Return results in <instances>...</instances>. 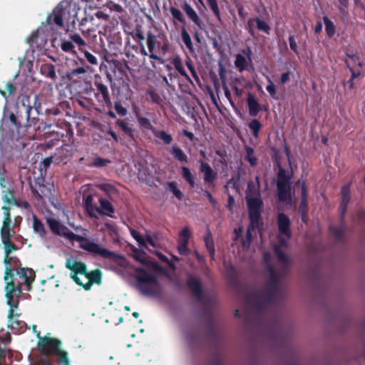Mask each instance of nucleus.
Returning <instances> with one entry per match:
<instances>
[{"mask_svg":"<svg viewBox=\"0 0 365 365\" xmlns=\"http://www.w3.org/2000/svg\"><path fill=\"white\" fill-rule=\"evenodd\" d=\"M58 356V362L63 365H69L70 361L66 351L61 349L54 354Z\"/></svg>","mask_w":365,"mask_h":365,"instance_id":"nucleus-35","label":"nucleus"},{"mask_svg":"<svg viewBox=\"0 0 365 365\" xmlns=\"http://www.w3.org/2000/svg\"><path fill=\"white\" fill-rule=\"evenodd\" d=\"M169 187L173 195L178 199L181 200L183 197V194L182 192L178 188L177 184L175 182H172L169 183Z\"/></svg>","mask_w":365,"mask_h":365,"instance_id":"nucleus-46","label":"nucleus"},{"mask_svg":"<svg viewBox=\"0 0 365 365\" xmlns=\"http://www.w3.org/2000/svg\"><path fill=\"white\" fill-rule=\"evenodd\" d=\"M156 43V38L152 33L148 34L147 37V45L150 53H153Z\"/></svg>","mask_w":365,"mask_h":365,"instance_id":"nucleus-42","label":"nucleus"},{"mask_svg":"<svg viewBox=\"0 0 365 365\" xmlns=\"http://www.w3.org/2000/svg\"><path fill=\"white\" fill-rule=\"evenodd\" d=\"M11 218H9V217H8L7 218L4 219L3 225L1 228V232H0L1 236L11 235V232L13 233H14V232L12 231V230H11Z\"/></svg>","mask_w":365,"mask_h":365,"instance_id":"nucleus-32","label":"nucleus"},{"mask_svg":"<svg viewBox=\"0 0 365 365\" xmlns=\"http://www.w3.org/2000/svg\"><path fill=\"white\" fill-rule=\"evenodd\" d=\"M72 4L68 1H62L54 9L53 13L47 16L46 22L48 24H55L63 28V21L71 20V9Z\"/></svg>","mask_w":365,"mask_h":365,"instance_id":"nucleus-9","label":"nucleus"},{"mask_svg":"<svg viewBox=\"0 0 365 365\" xmlns=\"http://www.w3.org/2000/svg\"><path fill=\"white\" fill-rule=\"evenodd\" d=\"M341 194H342V199H341V202L340 205L339 210H340L341 214L344 215L346 210V206L350 200V195H349V187H344L342 190Z\"/></svg>","mask_w":365,"mask_h":365,"instance_id":"nucleus-27","label":"nucleus"},{"mask_svg":"<svg viewBox=\"0 0 365 365\" xmlns=\"http://www.w3.org/2000/svg\"><path fill=\"white\" fill-rule=\"evenodd\" d=\"M76 90L78 104L88 110L91 109V77L84 67H78L66 75Z\"/></svg>","mask_w":365,"mask_h":365,"instance_id":"nucleus-1","label":"nucleus"},{"mask_svg":"<svg viewBox=\"0 0 365 365\" xmlns=\"http://www.w3.org/2000/svg\"><path fill=\"white\" fill-rule=\"evenodd\" d=\"M247 103L249 108V113L251 116H256L260 110V106L257 101L255 97L252 93H249L247 96Z\"/></svg>","mask_w":365,"mask_h":365,"instance_id":"nucleus-23","label":"nucleus"},{"mask_svg":"<svg viewBox=\"0 0 365 365\" xmlns=\"http://www.w3.org/2000/svg\"><path fill=\"white\" fill-rule=\"evenodd\" d=\"M74 46L71 41H63L61 43V49L65 52H74Z\"/></svg>","mask_w":365,"mask_h":365,"instance_id":"nucleus-56","label":"nucleus"},{"mask_svg":"<svg viewBox=\"0 0 365 365\" xmlns=\"http://www.w3.org/2000/svg\"><path fill=\"white\" fill-rule=\"evenodd\" d=\"M283 182L284 184H289V178L286 175V171L283 168H279L278 173V180L277 182Z\"/></svg>","mask_w":365,"mask_h":365,"instance_id":"nucleus-51","label":"nucleus"},{"mask_svg":"<svg viewBox=\"0 0 365 365\" xmlns=\"http://www.w3.org/2000/svg\"><path fill=\"white\" fill-rule=\"evenodd\" d=\"M346 64L351 73V78L349 81H347L346 84L348 85L349 89H352L354 88L353 80L356 78H358L361 75V72L359 71H354L350 66V62L349 61H346Z\"/></svg>","mask_w":365,"mask_h":365,"instance_id":"nucleus-34","label":"nucleus"},{"mask_svg":"<svg viewBox=\"0 0 365 365\" xmlns=\"http://www.w3.org/2000/svg\"><path fill=\"white\" fill-rule=\"evenodd\" d=\"M325 26H326V31L328 35L332 36L334 33V26L333 23L327 18H324Z\"/></svg>","mask_w":365,"mask_h":365,"instance_id":"nucleus-49","label":"nucleus"},{"mask_svg":"<svg viewBox=\"0 0 365 365\" xmlns=\"http://www.w3.org/2000/svg\"><path fill=\"white\" fill-rule=\"evenodd\" d=\"M17 275L19 276L20 278L24 279V283L30 287L35 279V273L34 272L32 269L29 268H17L14 269Z\"/></svg>","mask_w":365,"mask_h":365,"instance_id":"nucleus-18","label":"nucleus"},{"mask_svg":"<svg viewBox=\"0 0 365 365\" xmlns=\"http://www.w3.org/2000/svg\"><path fill=\"white\" fill-rule=\"evenodd\" d=\"M307 190L305 186V183L302 182V208L305 209L307 206Z\"/></svg>","mask_w":365,"mask_h":365,"instance_id":"nucleus-52","label":"nucleus"},{"mask_svg":"<svg viewBox=\"0 0 365 365\" xmlns=\"http://www.w3.org/2000/svg\"><path fill=\"white\" fill-rule=\"evenodd\" d=\"M255 23H256L257 27L259 30L264 31L265 32L269 31V27L265 21H262L259 19H256L255 20H250L248 22L250 27L254 26Z\"/></svg>","mask_w":365,"mask_h":365,"instance_id":"nucleus-33","label":"nucleus"},{"mask_svg":"<svg viewBox=\"0 0 365 365\" xmlns=\"http://www.w3.org/2000/svg\"><path fill=\"white\" fill-rule=\"evenodd\" d=\"M74 145L71 144H64L61 148L56 149L54 153V163L60 164H66L74 153Z\"/></svg>","mask_w":365,"mask_h":365,"instance_id":"nucleus-14","label":"nucleus"},{"mask_svg":"<svg viewBox=\"0 0 365 365\" xmlns=\"http://www.w3.org/2000/svg\"><path fill=\"white\" fill-rule=\"evenodd\" d=\"M33 227L35 232L38 233L41 237L46 235V230L42 222L36 217H34Z\"/></svg>","mask_w":365,"mask_h":365,"instance_id":"nucleus-30","label":"nucleus"},{"mask_svg":"<svg viewBox=\"0 0 365 365\" xmlns=\"http://www.w3.org/2000/svg\"><path fill=\"white\" fill-rule=\"evenodd\" d=\"M270 299L271 295L264 297H262V296H258L256 298V305L262 306V304H266Z\"/></svg>","mask_w":365,"mask_h":365,"instance_id":"nucleus-58","label":"nucleus"},{"mask_svg":"<svg viewBox=\"0 0 365 365\" xmlns=\"http://www.w3.org/2000/svg\"><path fill=\"white\" fill-rule=\"evenodd\" d=\"M347 56L349 59V61L351 63H357L359 66H361V63L359 62V56L356 54H348Z\"/></svg>","mask_w":365,"mask_h":365,"instance_id":"nucleus-61","label":"nucleus"},{"mask_svg":"<svg viewBox=\"0 0 365 365\" xmlns=\"http://www.w3.org/2000/svg\"><path fill=\"white\" fill-rule=\"evenodd\" d=\"M170 13L175 19H178L180 22H184L182 14L179 9L172 7L170 9Z\"/></svg>","mask_w":365,"mask_h":365,"instance_id":"nucleus-53","label":"nucleus"},{"mask_svg":"<svg viewBox=\"0 0 365 365\" xmlns=\"http://www.w3.org/2000/svg\"><path fill=\"white\" fill-rule=\"evenodd\" d=\"M172 153L174 155V157L178 160L180 162H187V157L184 153L182 149H180L179 147L176 145H173L172 147Z\"/></svg>","mask_w":365,"mask_h":365,"instance_id":"nucleus-31","label":"nucleus"},{"mask_svg":"<svg viewBox=\"0 0 365 365\" xmlns=\"http://www.w3.org/2000/svg\"><path fill=\"white\" fill-rule=\"evenodd\" d=\"M96 86L98 91V93L96 94V97L100 98L101 96L103 100L106 103H108L110 101V98L107 87L101 83H96Z\"/></svg>","mask_w":365,"mask_h":365,"instance_id":"nucleus-29","label":"nucleus"},{"mask_svg":"<svg viewBox=\"0 0 365 365\" xmlns=\"http://www.w3.org/2000/svg\"><path fill=\"white\" fill-rule=\"evenodd\" d=\"M37 336L39 339L38 346L43 354L54 355L60 349L61 341L58 339L41 337L39 331L37 333Z\"/></svg>","mask_w":365,"mask_h":365,"instance_id":"nucleus-10","label":"nucleus"},{"mask_svg":"<svg viewBox=\"0 0 365 365\" xmlns=\"http://www.w3.org/2000/svg\"><path fill=\"white\" fill-rule=\"evenodd\" d=\"M40 71L41 74L47 78L53 80L56 78L55 66L51 63L42 64Z\"/></svg>","mask_w":365,"mask_h":365,"instance_id":"nucleus-26","label":"nucleus"},{"mask_svg":"<svg viewBox=\"0 0 365 365\" xmlns=\"http://www.w3.org/2000/svg\"><path fill=\"white\" fill-rule=\"evenodd\" d=\"M66 267L71 271V277L78 285L83 286L86 290L91 287V272H88L86 266L81 262L67 259Z\"/></svg>","mask_w":365,"mask_h":365,"instance_id":"nucleus-6","label":"nucleus"},{"mask_svg":"<svg viewBox=\"0 0 365 365\" xmlns=\"http://www.w3.org/2000/svg\"><path fill=\"white\" fill-rule=\"evenodd\" d=\"M200 169L204 175V180L205 182H212L215 180L216 173H214L208 163L201 162Z\"/></svg>","mask_w":365,"mask_h":365,"instance_id":"nucleus-20","label":"nucleus"},{"mask_svg":"<svg viewBox=\"0 0 365 365\" xmlns=\"http://www.w3.org/2000/svg\"><path fill=\"white\" fill-rule=\"evenodd\" d=\"M264 262L267 263V272L269 275L270 283L275 287L278 282L279 277L275 269L270 264L271 255L268 252H264L263 255Z\"/></svg>","mask_w":365,"mask_h":365,"instance_id":"nucleus-17","label":"nucleus"},{"mask_svg":"<svg viewBox=\"0 0 365 365\" xmlns=\"http://www.w3.org/2000/svg\"><path fill=\"white\" fill-rule=\"evenodd\" d=\"M19 102L25 108L26 127L36 125L39 120L38 115L41 113V104L38 95H19Z\"/></svg>","mask_w":365,"mask_h":365,"instance_id":"nucleus-3","label":"nucleus"},{"mask_svg":"<svg viewBox=\"0 0 365 365\" xmlns=\"http://www.w3.org/2000/svg\"><path fill=\"white\" fill-rule=\"evenodd\" d=\"M183 9L186 14L189 16V18L200 28H202V22L199 18L196 11L192 9V7L188 4L185 3L184 4Z\"/></svg>","mask_w":365,"mask_h":365,"instance_id":"nucleus-24","label":"nucleus"},{"mask_svg":"<svg viewBox=\"0 0 365 365\" xmlns=\"http://www.w3.org/2000/svg\"><path fill=\"white\" fill-rule=\"evenodd\" d=\"M187 285L196 297H200L201 296L202 287L198 279L190 277L187 279Z\"/></svg>","mask_w":365,"mask_h":365,"instance_id":"nucleus-25","label":"nucleus"},{"mask_svg":"<svg viewBox=\"0 0 365 365\" xmlns=\"http://www.w3.org/2000/svg\"><path fill=\"white\" fill-rule=\"evenodd\" d=\"M290 48L295 53H298L297 44L294 36H290L289 38Z\"/></svg>","mask_w":365,"mask_h":365,"instance_id":"nucleus-59","label":"nucleus"},{"mask_svg":"<svg viewBox=\"0 0 365 365\" xmlns=\"http://www.w3.org/2000/svg\"><path fill=\"white\" fill-rule=\"evenodd\" d=\"M205 245H206L207 249L212 259H213L214 255H215L214 242L210 236V232L208 233L207 236L205 237Z\"/></svg>","mask_w":365,"mask_h":365,"instance_id":"nucleus-38","label":"nucleus"},{"mask_svg":"<svg viewBox=\"0 0 365 365\" xmlns=\"http://www.w3.org/2000/svg\"><path fill=\"white\" fill-rule=\"evenodd\" d=\"M9 120L11 122V123L17 129L19 130V128H21L22 126V123L21 122V120L19 119V117H18V115L16 114H14V113H11L9 114Z\"/></svg>","mask_w":365,"mask_h":365,"instance_id":"nucleus-43","label":"nucleus"},{"mask_svg":"<svg viewBox=\"0 0 365 365\" xmlns=\"http://www.w3.org/2000/svg\"><path fill=\"white\" fill-rule=\"evenodd\" d=\"M9 253H4V264L6 266L4 279L6 282L5 291L7 304H12V296L14 294H21L22 289L20 284H16L14 278V269L11 267L12 263L19 262L17 257L10 256Z\"/></svg>","mask_w":365,"mask_h":365,"instance_id":"nucleus-4","label":"nucleus"},{"mask_svg":"<svg viewBox=\"0 0 365 365\" xmlns=\"http://www.w3.org/2000/svg\"><path fill=\"white\" fill-rule=\"evenodd\" d=\"M279 199L282 202H290V183L284 184L283 182H277Z\"/></svg>","mask_w":365,"mask_h":365,"instance_id":"nucleus-19","label":"nucleus"},{"mask_svg":"<svg viewBox=\"0 0 365 365\" xmlns=\"http://www.w3.org/2000/svg\"><path fill=\"white\" fill-rule=\"evenodd\" d=\"M61 113H62L61 110L58 108H52L51 109L46 110V114L48 116H51V115L56 116V115H58L59 114H61Z\"/></svg>","mask_w":365,"mask_h":365,"instance_id":"nucleus-64","label":"nucleus"},{"mask_svg":"<svg viewBox=\"0 0 365 365\" xmlns=\"http://www.w3.org/2000/svg\"><path fill=\"white\" fill-rule=\"evenodd\" d=\"M118 125L123 130V131L126 133H130L132 131V129L128 126V123L123 121V120H118L117 122Z\"/></svg>","mask_w":365,"mask_h":365,"instance_id":"nucleus-60","label":"nucleus"},{"mask_svg":"<svg viewBox=\"0 0 365 365\" xmlns=\"http://www.w3.org/2000/svg\"><path fill=\"white\" fill-rule=\"evenodd\" d=\"M79 194L82 195L83 207L87 215L91 217V184H86L81 186Z\"/></svg>","mask_w":365,"mask_h":365,"instance_id":"nucleus-16","label":"nucleus"},{"mask_svg":"<svg viewBox=\"0 0 365 365\" xmlns=\"http://www.w3.org/2000/svg\"><path fill=\"white\" fill-rule=\"evenodd\" d=\"M130 232L132 237L137 241L140 247H147V244H149L153 247H158V237L157 234L154 233L153 235H150L146 233L145 237H143L135 230H130Z\"/></svg>","mask_w":365,"mask_h":365,"instance_id":"nucleus-15","label":"nucleus"},{"mask_svg":"<svg viewBox=\"0 0 365 365\" xmlns=\"http://www.w3.org/2000/svg\"><path fill=\"white\" fill-rule=\"evenodd\" d=\"M261 126L262 125L260 122L257 119L252 120L249 124V127L252 130L253 135L255 136L258 135V133L261 128Z\"/></svg>","mask_w":365,"mask_h":365,"instance_id":"nucleus-40","label":"nucleus"},{"mask_svg":"<svg viewBox=\"0 0 365 365\" xmlns=\"http://www.w3.org/2000/svg\"><path fill=\"white\" fill-rule=\"evenodd\" d=\"M182 38L184 43L187 47V48L189 50L192 51V40H191L190 35L185 29H183L182 31Z\"/></svg>","mask_w":365,"mask_h":365,"instance_id":"nucleus-44","label":"nucleus"},{"mask_svg":"<svg viewBox=\"0 0 365 365\" xmlns=\"http://www.w3.org/2000/svg\"><path fill=\"white\" fill-rule=\"evenodd\" d=\"M73 42L77 43L79 46H85V42L78 34H74L71 36Z\"/></svg>","mask_w":365,"mask_h":365,"instance_id":"nucleus-62","label":"nucleus"},{"mask_svg":"<svg viewBox=\"0 0 365 365\" xmlns=\"http://www.w3.org/2000/svg\"><path fill=\"white\" fill-rule=\"evenodd\" d=\"M182 176L190 185L193 187L195 185V178L191 173L190 170L187 167L182 168Z\"/></svg>","mask_w":365,"mask_h":365,"instance_id":"nucleus-37","label":"nucleus"},{"mask_svg":"<svg viewBox=\"0 0 365 365\" xmlns=\"http://www.w3.org/2000/svg\"><path fill=\"white\" fill-rule=\"evenodd\" d=\"M12 235H1V242L4 245V253L11 254L19 250L18 246L11 241Z\"/></svg>","mask_w":365,"mask_h":365,"instance_id":"nucleus-22","label":"nucleus"},{"mask_svg":"<svg viewBox=\"0 0 365 365\" xmlns=\"http://www.w3.org/2000/svg\"><path fill=\"white\" fill-rule=\"evenodd\" d=\"M210 9L217 18L220 19V12L216 0H207Z\"/></svg>","mask_w":365,"mask_h":365,"instance_id":"nucleus-47","label":"nucleus"},{"mask_svg":"<svg viewBox=\"0 0 365 365\" xmlns=\"http://www.w3.org/2000/svg\"><path fill=\"white\" fill-rule=\"evenodd\" d=\"M137 279L139 282V288L143 294L149 295L160 294L162 287L154 272L139 269Z\"/></svg>","mask_w":365,"mask_h":365,"instance_id":"nucleus-7","label":"nucleus"},{"mask_svg":"<svg viewBox=\"0 0 365 365\" xmlns=\"http://www.w3.org/2000/svg\"><path fill=\"white\" fill-rule=\"evenodd\" d=\"M21 294H14L12 297V304H8L10 307V309L9 311L8 318L9 319L10 325L9 327L12 329H16L20 331H24L26 328V324L20 321L17 319L14 318V309H17L19 302V297Z\"/></svg>","mask_w":365,"mask_h":365,"instance_id":"nucleus-13","label":"nucleus"},{"mask_svg":"<svg viewBox=\"0 0 365 365\" xmlns=\"http://www.w3.org/2000/svg\"><path fill=\"white\" fill-rule=\"evenodd\" d=\"M47 223L53 233L66 237L70 240H79L80 237L78 235L72 232L67 227L61 224L58 220L49 218L47 220Z\"/></svg>","mask_w":365,"mask_h":365,"instance_id":"nucleus-11","label":"nucleus"},{"mask_svg":"<svg viewBox=\"0 0 365 365\" xmlns=\"http://www.w3.org/2000/svg\"><path fill=\"white\" fill-rule=\"evenodd\" d=\"M190 236V232L188 227H185L180 233V241L188 242Z\"/></svg>","mask_w":365,"mask_h":365,"instance_id":"nucleus-54","label":"nucleus"},{"mask_svg":"<svg viewBox=\"0 0 365 365\" xmlns=\"http://www.w3.org/2000/svg\"><path fill=\"white\" fill-rule=\"evenodd\" d=\"M174 66L176 70L182 75V76H185L187 79L189 78L188 75L187 74L185 70L183 68L182 64L181 63L180 61L179 60H175L174 61Z\"/></svg>","mask_w":365,"mask_h":365,"instance_id":"nucleus-50","label":"nucleus"},{"mask_svg":"<svg viewBox=\"0 0 365 365\" xmlns=\"http://www.w3.org/2000/svg\"><path fill=\"white\" fill-rule=\"evenodd\" d=\"M92 250L93 255H98L104 259H110L122 267L125 265L126 262L123 257L109 251L100 245L93 243Z\"/></svg>","mask_w":365,"mask_h":365,"instance_id":"nucleus-12","label":"nucleus"},{"mask_svg":"<svg viewBox=\"0 0 365 365\" xmlns=\"http://www.w3.org/2000/svg\"><path fill=\"white\" fill-rule=\"evenodd\" d=\"M101 210L100 212L104 215H110L113 212V208L109 201L104 199L100 200ZM97 211H99L98 207L95 208Z\"/></svg>","mask_w":365,"mask_h":365,"instance_id":"nucleus-28","label":"nucleus"},{"mask_svg":"<svg viewBox=\"0 0 365 365\" xmlns=\"http://www.w3.org/2000/svg\"><path fill=\"white\" fill-rule=\"evenodd\" d=\"M187 242L178 241V252L180 255H187L190 253V250L187 248Z\"/></svg>","mask_w":365,"mask_h":365,"instance_id":"nucleus-48","label":"nucleus"},{"mask_svg":"<svg viewBox=\"0 0 365 365\" xmlns=\"http://www.w3.org/2000/svg\"><path fill=\"white\" fill-rule=\"evenodd\" d=\"M258 221L257 222H255L252 225V222H251V225L247 230V240L243 241L242 245L245 248H248L250 247V241H251V231L257 225Z\"/></svg>","mask_w":365,"mask_h":365,"instance_id":"nucleus-45","label":"nucleus"},{"mask_svg":"<svg viewBox=\"0 0 365 365\" xmlns=\"http://www.w3.org/2000/svg\"><path fill=\"white\" fill-rule=\"evenodd\" d=\"M3 200L7 203H12L14 201V195L13 191L7 190L6 193L3 197Z\"/></svg>","mask_w":365,"mask_h":365,"instance_id":"nucleus-57","label":"nucleus"},{"mask_svg":"<svg viewBox=\"0 0 365 365\" xmlns=\"http://www.w3.org/2000/svg\"><path fill=\"white\" fill-rule=\"evenodd\" d=\"M259 182L258 177H256V182L248 183L246 192V199L250 210V217L252 222H257L260 216L262 202L259 198Z\"/></svg>","mask_w":365,"mask_h":365,"instance_id":"nucleus-5","label":"nucleus"},{"mask_svg":"<svg viewBox=\"0 0 365 365\" xmlns=\"http://www.w3.org/2000/svg\"><path fill=\"white\" fill-rule=\"evenodd\" d=\"M247 63V62L245 56L242 54L237 55L235 64L240 71L245 68Z\"/></svg>","mask_w":365,"mask_h":365,"instance_id":"nucleus-36","label":"nucleus"},{"mask_svg":"<svg viewBox=\"0 0 365 365\" xmlns=\"http://www.w3.org/2000/svg\"><path fill=\"white\" fill-rule=\"evenodd\" d=\"M289 225L290 221L289 217L284 214H279V245H274V249L278 261L284 265L289 264L290 262L289 258L284 251L287 247V242L291 237Z\"/></svg>","mask_w":365,"mask_h":365,"instance_id":"nucleus-2","label":"nucleus"},{"mask_svg":"<svg viewBox=\"0 0 365 365\" xmlns=\"http://www.w3.org/2000/svg\"><path fill=\"white\" fill-rule=\"evenodd\" d=\"M102 272L100 269L93 270L92 273V282L93 284H96L98 285L102 283Z\"/></svg>","mask_w":365,"mask_h":365,"instance_id":"nucleus-41","label":"nucleus"},{"mask_svg":"<svg viewBox=\"0 0 365 365\" xmlns=\"http://www.w3.org/2000/svg\"><path fill=\"white\" fill-rule=\"evenodd\" d=\"M48 128L50 135L46 140V147L48 148L55 146L56 143L60 140L63 142L71 140L73 136L72 126L66 121H62L56 125H50Z\"/></svg>","mask_w":365,"mask_h":365,"instance_id":"nucleus-8","label":"nucleus"},{"mask_svg":"<svg viewBox=\"0 0 365 365\" xmlns=\"http://www.w3.org/2000/svg\"><path fill=\"white\" fill-rule=\"evenodd\" d=\"M155 135L158 138L162 140L166 144L171 143L173 140L172 136L168 134L167 133L163 130L155 132Z\"/></svg>","mask_w":365,"mask_h":365,"instance_id":"nucleus-39","label":"nucleus"},{"mask_svg":"<svg viewBox=\"0 0 365 365\" xmlns=\"http://www.w3.org/2000/svg\"><path fill=\"white\" fill-rule=\"evenodd\" d=\"M110 163L109 160L98 158L93 161V165L96 167H105Z\"/></svg>","mask_w":365,"mask_h":365,"instance_id":"nucleus-55","label":"nucleus"},{"mask_svg":"<svg viewBox=\"0 0 365 365\" xmlns=\"http://www.w3.org/2000/svg\"><path fill=\"white\" fill-rule=\"evenodd\" d=\"M79 150H77L76 158L78 159V163L80 165H83L85 163L86 165L90 166L91 165V158L89 153V146L87 145L85 148V154H81L83 150V145L80 144L78 145Z\"/></svg>","mask_w":365,"mask_h":365,"instance_id":"nucleus-21","label":"nucleus"},{"mask_svg":"<svg viewBox=\"0 0 365 365\" xmlns=\"http://www.w3.org/2000/svg\"><path fill=\"white\" fill-rule=\"evenodd\" d=\"M6 89L9 95H14L16 93V88L14 83L9 82L6 83Z\"/></svg>","mask_w":365,"mask_h":365,"instance_id":"nucleus-63","label":"nucleus"}]
</instances>
